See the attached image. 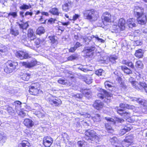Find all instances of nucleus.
Instances as JSON below:
<instances>
[{"instance_id": "obj_62", "label": "nucleus", "mask_w": 147, "mask_h": 147, "mask_svg": "<svg viewBox=\"0 0 147 147\" xmlns=\"http://www.w3.org/2000/svg\"><path fill=\"white\" fill-rule=\"evenodd\" d=\"M80 16L78 14H75L73 16V20L74 21L76 20L78 17Z\"/></svg>"}, {"instance_id": "obj_3", "label": "nucleus", "mask_w": 147, "mask_h": 147, "mask_svg": "<svg viewBox=\"0 0 147 147\" xmlns=\"http://www.w3.org/2000/svg\"><path fill=\"white\" fill-rule=\"evenodd\" d=\"M6 66L4 68V71L6 73L9 74L12 72L18 67V64L16 61L9 60L6 63Z\"/></svg>"}, {"instance_id": "obj_49", "label": "nucleus", "mask_w": 147, "mask_h": 147, "mask_svg": "<svg viewBox=\"0 0 147 147\" xmlns=\"http://www.w3.org/2000/svg\"><path fill=\"white\" fill-rule=\"evenodd\" d=\"M105 87L107 88H111L113 84L109 81H106L104 83Z\"/></svg>"}, {"instance_id": "obj_11", "label": "nucleus", "mask_w": 147, "mask_h": 147, "mask_svg": "<svg viewBox=\"0 0 147 147\" xmlns=\"http://www.w3.org/2000/svg\"><path fill=\"white\" fill-rule=\"evenodd\" d=\"M73 3L70 0H65L64 4L62 5L63 10L65 12H68L71 7Z\"/></svg>"}, {"instance_id": "obj_56", "label": "nucleus", "mask_w": 147, "mask_h": 147, "mask_svg": "<svg viewBox=\"0 0 147 147\" xmlns=\"http://www.w3.org/2000/svg\"><path fill=\"white\" fill-rule=\"evenodd\" d=\"M58 82L59 83L63 84H65L66 83L65 80L62 79H59Z\"/></svg>"}, {"instance_id": "obj_54", "label": "nucleus", "mask_w": 147, "mask_h": 147, "mask_svg": "<svg viewBox=\"0 0 147 147\" xmlns=\"http://www.w3.org/2000/svg\"><path fill=\"white\" fill-rule=\"evenodd\" d=\"M95 119V121H100V117L99 115L98 114H96L95 115V116L94 117Z\"/></svg>"}, {"instance_id": "obj_39", "label": "nucleus", "mask_w": 147, "mask_h": 147, "mask_svg": "<svg viewBox=\"0 0 147 147\" xmlns=\"http://www.w3.org/2000/svg\"><path fill=\"white\" fill-rule=\"evenodd\" d=\"M28 22H26L25 23L23 24H19V26L20 28L22 30L26 29L28 26Z\"/></svg>"}, {"instance_id": "obj_44", "label": "nucleus", "mask_w": 147, "mask_h": 147, "mask_svg": "<svg viewBox=\"0 0 147 147\" xmlns=\"http://www.w3.org/2000/svg\"><path fill=\"white\" fill-rule=\"evenodd\" d=\"M49 40L51 41V42L53 44H57L58 43V42L57 39L54 36H50L49 37Z\"/></svg>"}, {"instance_id": "obj_29", "label": "nucleus", "mask_w": 147, "mask_h": 147, "mask_svg": "<svg viewBox=\"0 0 147 147\" xmlns=\"http://www.w3.org/2000/svg\"><path fill=\"white\" fill-rule=\"evenodd\" d=\"M120 107L121 109L123 110L125 109H133L134 107L133 106H130L126 104L121 103L120 105Z\"/></svg>"}, {"instance_id": "obj_43", "label": "nucleus", "mask_w": 147, "mask_h": 147, "mask_svg": "<svg viewBox=\"0 0 147 147\" xmlns=\"http://www.w3.org/2000/svg\"><path fill=\"white\" fill-rule=\"evenodd\" d=\"M30 75L28 74H25L22 77V79L24 81H28L30 78Z\"/></svg>"}, {"instance_id": "obj_33", "label": "nucleus", "mask_w": 147, "mask_h": 147, "mask_svg": "<svg viewBox=\"0 0 147 147\" xmlns=\"http://www.w3.org/2000/svg\"><path fill=\"white\" fill-rule=\"evenodd\" d=\"M49 12L54 15H58L59 13L58 9L56 8H52L50 10Z\"/></svg>"}, {"instance_id": "obj_41", "label": "nucleus", "mask_w": 147, "mask_h": 147, "mask_svg": "<svg viewBox=\"0 0 147 147\" xmlns=\"http://www.w3.org/2000/svg\"><path fill=\"white\" fill-rule=\"evenodd\" d=\"M85 82L88 84H89L91 83L92 82V79L90 77H84L83 78Z\"/></svg>"}, {"instance_id": "obj_5", "label": "nucleus", "mask_w": 147, "mask_h": 147, "mask_svg": "<svg viewBox=\"0 0 147 147\" xmlns=\"http://www.w3.org/2000/svg\"><path fill=\"white\" fill-rule=\"evenodd\" d=\"M75 38L77 40H80L82 39L83 42H87V43H88L94 38H95L96 40H98V42H100L103 43L105 42L104 40L99 38L98 36L97 35H96L95 36L94 35H92L91 36H89L87 37L86 38H84V37H83L82 36L80 39L79 37L78 36V35H77V36H75Z\"/></svg>"}, {"instance_id": "obj_50", "label": "nucleus", "mask_w": 147, "mask_h": 147, "mask_svg": "<svg viewBox=\"0 0 147 147\" xmlns=\"http://www.w3.org/2000/svg\"><path fill=\"white\" fill-rule=\"evenodd\" d=\"M77 58L76 55L73 54L67 58V60L68 61H71L74 60L76 59Z\"/></svg>"}, {"instance_id": "obj_15", "label": "nucleus", "mask_w": 147, "mask_h": 147, "mask_svg": "<svg viewBox=\"0 0 147 147\" xmlns=\"http://www.w3.org/2000/svg\"><path fill=\"white\" fill-rule=\"evenodd\" d=\"M130 100L132 101H136L144 107H147V100H145L141 98H138L136 97H130Z\"/></svg>"}, {"instance_id": "obj_55", "label": "nucleus", "mask_w": 147, "mask_h": 147, "mask_svg": "<svg viewBox=\"0 0 147 147\" xmlns=\"http://www.w3.org/2000/svg\"><path fill=\"white\" fill-rule=\"evenodd\" d=\"M135 117H132L131 118L129 117L127 119V120L129 122L132 123L134 122V121H135V119H134V118H135Z\"/></svg>"}, {"instance_id": "obj_64", "label": "nucleus", "mask_w": 147, "mask_h": 147, "mask_svg": "<svg viewBox=\"0 0 147 147\" xmlns=\"http://www.w3.org/2000/svg\"><path fill=\"white\" fill-rule=\"evenodd\" d=\"M105 119L107 121L112 122L114 121V119H113L111 118L105 117Z\"/></svg>"}, {"instance_id": "obj_40", "label": "nucleus", "mask_w": 147, "mask_h": 147, "mask_svg": "<svg viewBox=\"0 0 147 147\" xmlns=\"http://www.w3.org/2000/svg\"><path fill=\"white\" fill-rule=\"evenodd\" d=\"M120 111H122L121 110H119L118 111V113L121 116H125V114H127V115L126 116V117H125L128 118H127L130 117V113L127 112L126 111H125V112H124L123 111V113H121L120 112Z\"/></svg>"}, {"instance_id": "obj_45", "label": "nucleus", "mask_w": 147, "mask_h": 147, "mask_svg": "<svg viewBox=\"0 0 147 147\" xmlns=\"http://www.w3.org/2000/svg\"><path fill=\"white\" fill-rule=\"evenodd\" d=\"M7 51V48L6 46L0 44V52L5 53Z\"/></svg>"}, {"instance_id": "obj_53", "label": "nucleus", "mask_w": 147, "mask_h": 147, "mask_svg": "<svg viewBox=\"0 0 147 147\" xmlns=\"http://www.w3.org/2000/svg\"><path fill=\"white\" fill-rule=\"evenodd\" d=\"M35 114L39 118L42 117L44 115V114L42 113L41 112L39 111H36L35 113Z\"/></svg>"}, {"instance_id": "obj_30", "label": "nucleus", "mask_w": 147, "mask_h": 147, "mask_svg": "<svg viewBox=\"0 0 147 147\" xmlns=\"http://www.w3.org/2000/svg\"><path fill=\"white\" fill-rule=\"evenodd\" d=\"M30 144L27 141H23L22 143L19 144L18 147H30Z\"/></svg>"}, {"instance_id": "obj_9", "label": "nucleus", "mask_w": 147, "mask_h": 147, "mask_svg": "<svg viewBox=\"0 0 147 147\" xmlns=\"http://www.w3.org/2000/svg\"><path fill=\"white\" fill-rule=\"evenodd\" d=\"M37 64L36 60H33L30 62H20L19 64L21 66H23L26 68H30L35 66Z\"/></svg>"}, {"instance_id": "obj_48", "label": "nucleus", "mask_w": 147, "mask_h": 147, "mask_svg": "<svg viewBox=\"0 0 147 147\" xmlns=\"http://www.w3.org/2000/svg\"><path fill=\"white\" fill-rule=\"evenodd\" d=\"M31 7L30 5H29L26 4H23L20 7V9H28Z\"/></svg>"}, {"instance_id": "obj_58", "label": "nucleus", "mask_w": 147, "mask_h": 147, "mask_svg": "<svg viewBox=\"0 0 147 147\" xmlns=\"http://www.w3.org/2000/svg\"><path fill=\"white\" fill-rule=\"evenodd\" d=\"M84 94H85L86 95H89L90 94V90H85L84 91V92L83 93Z\"/></svg>"}, {"instance_id": "obj_24", "label": "nucleus", "mask_w": 147, "mask_h": 147, "mask_svg": "<svg viewBox=\"0 0 147 147\" xmlns=\"http://www.w3.org/2000/svg\"><path fill=\"white\" fill-rule=\"evenodd\" d=\"M110 141L111 144L114 146V147H122L123 146L122 145L119 146L117 145V139L115 137H113L111 138Z\"/></svg>"}, {"instance_id": "obj_14", "label": "nucleus", "mask_w": 147, "mask_h": 147, "mask_svg": "<svg viewBox=\"0 0 147 147\" xmlns=\"http://www.w3.org/2000/svg\"><path fill=\"white\" fill-rule=\"evenodd\" d=\"M134 11L136 17L145 14L144 9L138 6H135L134 7Z\"/></svg>"}, {"instance_id": "obj_10", "label": "nucleus", "mask_w": 147, "mask_h": 147, "mask_svg": "<svg viewBox=\"0 0 147 147\" xmlns=\"http://www.w3.org/2000/svg\"><path fill=\"white\" fill-rule=\"evenodd\" d=\"M21 103L19 101H17L15 102L13 106H15V109L18 115L22 117H23L26 115V113L23 111H19L21 107Z\"/></svg>"}, {"instance_id": "obj_25", "label": "nucleus", "mask_w": 147, "mask_h": 147, "mask_svg": "<svg viewBox=\"0 0 147 147\" xmlns=\"http://www.w3.org/2000/svg\"><path fill=\"white\" fill-rule=\"evenodd\" d=\"M126 24V22L124 19L121 18L119 20L118 26L122 30H123L125 28V25Z\"/></svg>"}, {"instance_id": "obj_60", "label": "nucleus", "mask_w": 147, "mask_h": 147, "mask_svg": "<svg viewBox=\"0 0 147 147\" xmlns=\"http://www.w3.org/2000/svg\"><path fill=\"white\" fill-rule=\"evenodd\" d=\"M76 49V47L74 46L73 47L71 48L69 50V52H74Z\"/></svg>"}, {"instance_id": "obj_46", "label": "nucleus", "mask_w": 147, "mask_h": 147, "mask_svg": "<svg viewBox=\"0 0 147 147\" xmlns=\"http://www.w3.org/2000/svg\"><path fill=\"white\" fill-rule=\"evenodd\" d=\"M117 59V57L114 55H111L109 57V61L113 63H115V60Z\"/></svg>"}, {"instance_id": "obj_27", "label": "nucleus", "mask_w": 147, "mask_h": 147, "mask_svg": "<svg viewBox=\"0 0 147 147\" xmlns=\"http://www.w3.org/2000/svg\"><path fill=\"white\" fill-rule=\"evenodd\" d=\"M6 139V137L4 133L3 132L0 133V145L2 146L5 142V140Z\"/></svg>"}, {"instance_id": "obj_16", "label": "nucleus", "mask_w": 147, "mask_h": 147, "mask_svg": "<svg viewBox=\"0 0 147 147\" xmlns=\"http://www.w3.org/2000/svg\"><path fill=\"white\" fill-rule=\"evenodd\" d=\"M137 20L138 24H145L147 20V15L145 14L136 17Z\"/></svg>"}, {"instance_id": "obj_59", "label": "nucleus", "mask_w": 147, "mask_h": 147, "mask_svg": "<svg viewBox=\"0 0 147 147\" xmlns=\"http://www.w3.org/2000/svg\"><path fill=\"white\" fill-rule=\"evenodd\" d=\"M26 39V35H24L22 36V37L21 38V40L22 42L24 43V42H25V40Z\"/></svg>"}, {"instance_id": "obj_32", "label": "nucleus", "mask_w": 147, "mask_h": 147, "mask_svg": "<svg viewBox=\"0 0 147 147\" xmlns=\"http://www.w3.org/2000/svg\"><path fill=\"white\" fill-rule=\"evenodd\" d=\"M10 33L14 36H16L19 34V32L17 30L14 28H11L10 30Z\"/></svg>"}, {"instance_id": "obj_20", "label": "nucleus", "mask_w": 147, "mask_h": 147, "mask_svg": "<svg viewBox=\"0 0 147 147\" xmlns=\"http://www.w3.org/2000/svg\"><path fill=\"white\" fill-rule=\"evenodd\" d=\"M24 124L25 126L29 128L32 127L34 125V122L29 119H25L24 121Z\"/></svg>"}, {"instance_id": "obj_63", "label": "nucleus", "mask_w": 147, "mask_h": 147, "mask_svg": "<svg viewBox=\"0 0 147 147\" xmlns=\"http://www.w3.org/2000/svg\"><path fill=\"white\" fill-rule=\"evenodd\" d=\"M33 15V13L29 11H27L25 13V16H27L28 15H29L30 16H31Z\"/></svg>"}, {"instance_id": "obj_57", "label": "nucleus", "mask_w": 147, "mask_h": 147, "mask_svg": "<svg viewBox=\"0 0 147 147\" xmlns=\"http://www.w3.org/2000/svg\"><path fill=\"white\" fill-rule=\"evenodd\" d=\"M127 65L130 67L131 68L133 69L134 68V66L132 62H128Z\"/></svg>"}, {"instance_id": "obj_22", "label": "nucleus", "mask_w": 147, "mask_h": 147, "mask_svg": "<svg viewBox=\"0 0 147 147\" xmlns=\"http://www.w3.org/2000/svg\"><path fill=\"white\" fill-rule=\"evenodd\" d=\"M136 20L133 18H130L127 21V24L129 28H132L136 27Z\"/></svg>"}, {"instance_id": "obj_8", "label": "nucleus", "mask_w": 147, "mask_h": 147, "mask_svg": "<svg viewBox=\"0 0 147 147\" xmlns=\"http://www.w3.org/2000/svg\"><path fill=\"white\" fill-rule=\"evenodd\" d=\"M39 86L38 83L32 84L29 88V92L31 94L34 95H37L39 92H41V90L38 89V87Z\"/></svg>"}, {"instance_id": "obj_51", "label": "nucleus", "mask_w": 147, "mask_h": 147, "mask_svg": "<svg viewBox=\"0 0 147 147\" xmlns=\"http://www.w3.org/2000/svg\"><path fill=\"white\" fill-rule=\"evenodd\" d=\"M4 109L7 110L9 113H13L14 112V111L13 109L12 108L8 105L5 106Z\"/></svg>"}, {"instance_id": "obj_37", "label": "nucleus", "mask_w": 147, "mask_h": 147, "mask_svg": "<svg viewBox=\"0 0 147 147\" xmlns=\"http://www.w3.org/2000/svg\"><path fill=\"white\" fill-rule=\"evenodd\" d=\"M95 74L98 76H104L105 74V71L101 69L96 70L95 72Z\"/></svg>"}, {"instance_id": "obj_2", "label": "nucleus", "mask_w": 147, "mask_h": 147, "mask_svg": "<svg viewBox=\"0 0 147 147\" xmlns=\"http://www.w3.org/2000/svg\"><path fill=\"white\" fill-rule=\"evenodd\" d=\"M85 138L87 140H91L94 141L98 143L100 141L99 136H97L93 130L89 129L85 132Z\"/></svg>"}, {"instance_id": "obj_31", "label": "nucleus", "mask_w": 147, "mask_h": 147, "mask_svg": "<svg viewBox=\"0 0 147 147\" xmlns=\"http://www.w3.org/2000/svg\"><path fill=\"white\" fill-rule=\"evenodd\" d=\"M24 52L21 51H19L16 52V56L21 59H24Z\"/></svg>"}, {"instance_id": "obj_12", "label": "nucleus", "mask_w": 147, "mask_h": 147, "mask_svg": "<svg viewBox=\"0 0 147 147\" xmlns=\"http://www.w3.org/2000/svg\"><path fill=\"white\" fill-rule=\"evenodd\" d=\"M95 49L96 48L94 46L87 47L84 49L83 52L86 54V56L90 57L93 55Z\"/></svg>"}, {"instance_id": "obj_7", "label": "nucleus", "mask_w": 147, "mask_h": 147, "mask_svg": "<svg viewBox=\"0 0 147 147\" xmlns=\"http://www.w3.org/2000/svg\"><path fill=\"white\" fill-rule=\"evenodd\" d=\"M112 94L111 93L108 92L105 90L103 89H100V93L98 94V96L101 99H103L105 97H107V102L109 101L110 100V97L112 96Z\"/></svg>"}, {"instance_id": "obj_36", "label": "nucleus", "mask_w": 147, "mask_h": 147, "mask_svg": "<svg viewBox=\"0 0 147 147\" xmlns=\"http://www.w3.org/2000/svg\"><path fill=\"white\" fill-rule=\"evenodd\" d=\"M129 81L131 83L132 86L134 88L136 84H138V82H136L135 80L132 77H130L129 78Z\"/></svg>"}, {"instance_id": "obj_61", "label": "nucleus", "mask_w": 147, "mask_h": 147, "mask_svg": "<svg viewBox=\"0 0 147 147\" xmlns=\"http://www.w3.org/2000/svg\"><path fill=\"white\" fill-rule=\"evenodd\" d=\"M61 24L63 26H66L67 25H69V24L70 22H61Z\"/></svg>"}, {"instance_id": "obj_18", "label": "nucleus", "mask_w": 147, "mask_h": 147, "mask_svg": "<svg viewBox=\"0 0 147 147\" xmlns=\"http://www.w3.org/2000/svg\"><path fill=\"white\" fill-rule=\"evenodd\" d=\"M111 15L107 12L104 13L102 17V19L107 22H111Z\"/></svg>"}, {"instance_id": "obj_52", "label": "nucleus", "mask_w": 147, "mask_h": 147, "mask_svg": "<svg viewBox=\"0 0 147 147\" xmlns=\"http://www.w3.org/2000/svg\"><path fill=\"white\" fill-rule=\"evenodd\" d=\"M65 29V27L64 26H63L61 24H59L58 26L57 27V30H61V32H62Z\"/></svg>"}, {"instance_id": "obj_26", "label": "nucleus", "mask_w": 147, "mask_h": 147, "mask_svg": "<svg viewBox=\"0 0 147 147\" xmlns=\"http://www.w3.org/2000/svg\"><path fill=\"white\" fill-rule=\"evenodd\" d=\"M146 84L144 82H140L138 84H136L134 88L137 90H143Z\"/></svg>"}, {"instance_id": "obj_28", "label": "nucleus", "mask_w": 147, "mask_h": 147, "mask_svg": "<svg viewBox=\"0 0 147 147\" xmlns=\"http://www.w3.org/2000/svg\"><path fill=\"white\" fill-rule=\"evenodd\" d=\"M144 53V50L142 49H139L136 51L135 53V56L138 58H142Z\"/></svg>"}, {"instance_id": "obj_13", "label": "nucleus", "mask_w": 147, "mask_h": 147, "mask_svg": "<svg viewBox=\"0 0 147 147\" xmlns=\"http://www.w3.org/2000/svg\"><path fill=\"white\" fill-rule=\"evenodd\" d=\"M43 144L46 147H50L53 142V139L49 136L44 138L43 140Z\"/></svg>"}, {"instance_id": "obj_19", "label": "nucleus", "mask_w": 147, "mask_h": 147, "mask_svg": "<svg viewBox=\"0 0 147 147\" xmlns=\"http://www.w3.org/2000/svg\"><path fill=\"white\" fill-rule=\"evenodd\" d=\"M134 139V136L133 135H130L127 136L124 140L125 144L126 146L128 147L131 145V143L133 142Z\"/></svg>"}, {"instance_id": "obj_23", "label": "nucleus", "mask_w": 147, "mask_h": 147, "mask_svg": "<svg viewBox=\"0 0 147 147\" xmlns=\"http://www.w3.org/2000/svg\"><path fill=\"white\" fill-rule=\"evenodd\" d=\"M28 37L31 40H33L36 38V36L34 32L32 29H29L28 31Z\"/></svg>"}, {"instance_id": "obj_21", "label": "nucleus", "mask_w": 147, "mask_h": 147, "mask_svg": "<svg viewBox=\"0 0 147 147\" xmlns=\"http://www.w3.org/2000/svg\"><path fill=\"white\" fill-rule=\"evenodd\" d=\"M93 106L97 110H99L102 108L104 104L101 101L97 100L94 103Z\"/></svg>"}, {"instance_id": "obj_34", "label": "nucleus", "mask_w": 147, "mask_h": 147, "mask_svg": "<svg viewBox=\"0 0 147 147\" xmlns=\"http://www.w3.org/2000/svg\"><path fill=\"white\" fill-rule=\"evenodd\" d=\"M7 14V17L9 19L10 16H11L13 18H16L18 16L17 13V12L11 11L9 13Z\"/></svg>"}, {"instance_id": "obj_1", "label": "nucleus", "mask_w": 147, "mask_h": 147, "mask_svg": "<svg viewBox=\"0 0 147 147\" xmlns=\"http://www.w3.org/2000/svg\"><path fill=\"white\" fill-rule=\"evenodd\" d=\"M84 18L91 21L96 20L98 16L97 13L93 9L86 10L83 12Z\"/></svg>"}, {"instance_id": "obj_42", "label": "nucleus", "mask_w": 147, "mask_h": 147, "mask_svg": "<svg viewBox=\"0 0 147 147\" xmlns=\"http://www.w3.org/2000/svg\"><path fill=\"white\" fill-rule=\"evenodd\" d=\"M45 32V30L43 27H40L37 29L36 32L37 34L40 35L43 34Z\"/></svg>"}, {"instance_id": "obj_17", "label": "nucleus", "mask_w": 147, "mask_h": 147, "mask_svg": "<svg viewBox=\"0 0 147 147\" xmlns=\"http://www.w3.org/2000/svg\"><path fill=\"white\" fill-rule=\"evenodd\" d=\"M131 127V126L130 123L123 125L120 131V134L122 135L124 134L127 132L129 131Z\"/></svg>"}, {"instance_id": "obj_38", "label": "nucleus", "mask_w": 147, "mask_h": 147, "mask_svg": "<svg viewBox=\"0 0 147 147\" xmlns=\"http://www.w3.org/2000/svg\"><path fill=\"white\" fill-rule=\"evenodd\" d=\"M121 69L124 71L125 73L127 74H129L131 73V70L125 66H121Z\"/></svg>"}, {"instance_id": "obj_47", "label": "nucleus", "mask_w": 147, "mask_h": 147, "mask_svg": "<svg viewBox=\"0 0 147 147\" xmlns=\"http://www.w3.org/2000/svg\"><path fill=\"white\" fill-rule=\"evenodd\" d=\"M135 66L136 67L140 68H142L143 67V64L142 62L140 61L136 62Z\"/></svg>"}, {"instance_id": "obj_35", "label": "nucleus", "mask_w": 147, "mask_h": 147, "mask_svg": "<svg viewBox=\"0 0 147 147\" xmlns=\"http://www.w3.org/2000/svg\"><path fill=\"white\" fill-rule=\"evenodd\" d=\"M105 127L106 130L108 132L112 133L113 132V129L109 123H106L105 124Z\"/></svg>"}, {"instance_id": "obj_4", "label": "nucleus", "mask_w": 147, "mask_h": 147, "mask_svg": "<svg viewBox=\"0 0 147 147\" xmlns=\"http://www.w3.org/2000/svg\"><path fill=\"white\" fill-rule=\"evenodd\" d=\"M49 15L47 12H40L39 11H37L36 13L35 18L36 20L41 23L45 24L47 20L45 16H48Z\"/></svg>"}, {"instance_id": "obj_6", "label": "nucleus", "mask_w": 147, "mask_h": 147, "mask_svg": "<svg viewBox=\"0 0 147 147\" xmlns=\"http://www.w3.org/2000/svg\"><path fill=\"white\" fill-rule=\"evenodd\" d=\"M47 98V100L51 105H54L55 106H59L62 104L61 101L60 99H56L55 96L51 95L49 94Z\"/></svg>"}]
</instances>
